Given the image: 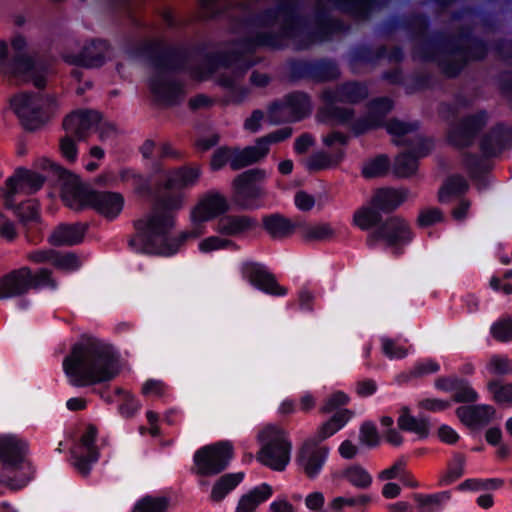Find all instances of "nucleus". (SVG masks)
I'll use <instances>...</instances> for the list:
<instances>
[{
  "label": "nucleus",
  "mask_w": 512,
  "mask_h": 512,
  "mask_svg": "<svg viewBox=\"0 0 512 512\" xmlns=\"http://www.w3.org/2000/svg\"><path fill=\"white\" fill-rule=\"evenodd\" d=\"M155 199L152 212L134 221L136 233L128 244L136 253L173 256L189 239H196L204 233L206 222L230 209L224 195L208 192L191 209L190 222L193 228L171 236L170 232L176 225V214L183 206V197L180 194H167Z\"/></svg>",
  "instance_id": "obj_1"
},
{
  "label": "nucleus",
  "mask_w": 512,
  "mask_h": 512,
  "mask_svg": "<svg viewBox=\"0 0 512 512\" xmlns=\"http://www.w3.org/2000/svg\"><path fill=\"white\" fill-rule=\"evenodd\" d=\"M118 353L112 345L83 335L62 362L68 383L77 388L112 381L119 374Z\"/></svg>",
  "instance_id": "obj_2"
},
{
  "label": "nucleus",
  "mask_w": 512,
  "mask_h": 512,
  "mask_svg": "<svg viewBox=\"0 0 512 512\" xmlns=\"http://www.w3.org/2000/svg\"><path fill=\"white\" fill-rule=\"evenodd\" d=\"M136 54L146 58L157 71L149 79L150 91L156 99L169 107L179 105L184 94L183 85L179 80L166 79L164 74L185 71L190 59L189 49L157 40L144 43L136 49Z\"/></svg>",
  "instance_id": "obj_3"
},
{
  "label": "nucleus",
  "mask_w": 512,
  "mask_h": 512,
  "mask_svg": "<svg viewBox=\"0 0 512 512\" xmlns=\"http://www.w3.org/2000/svg\"><path fill=\"white\" fill-rule=\"evenodd\" d=\"M417 41V50L424 61L436 60L438 53H466L474 59L485 60L490 52L489 42L475 35L470 26L461 27L456 35L437 32Z\"/></svg>",
  "instance_id": "obj_4"
},
{
  "label": "nucleus",
  "mask_w": 512,
  "mask_h": 512,
  "mask_svg": "<svg viewBox=\"0 0 512 512\" xmlns=\"http://www.w3.org/2000/svg\"><path fill=\"white\" fill-rule=\"evenodd\" d=\"M299 0H278L274 7H268L262 11L253 14L243 20L246 27L271 28L280 16H283L284 22L278 31L273 33H282L280 43L285 40L295 39L303 32L307 26V19L299 12Z\"/></svg>",
  "instance_id": "obj_5"
},
{
  "label": "nucleus",
  "mask_w": 512,
  "mask_h": 512,
  "mask_svg": "<svg viewBox=\"0 0 512 512\" xmlns=\"http://www.w3.org/2000/svg\"><path fill=\"white\" fill-rule=\"evenodd\" d=\"M511 147L512 128L503 122H498L482 136L479 142L482 157L475 153H466L463 158V165L472 180L484 183L485 175L491 169L484 159L498 157Z\"/></svg>",
  "instance_id": "obj_6"
},
{
  "label": "nucleus",
  "mask_w": 512,
  "mask_h": 512,
  "mask_svg": "<svg viewBox=\"0 0 512 512\" xmlns=\"http://www.w3.org/2000/svg\"><path fill=\"white\" fill-rule=\"evenodd\" d=\"M27 443L15 435H0V484L11 490L24 488L29 479L17 477L16 471L22 468L26 459Z\"/></svg>",
  "instance_id": "obj_7"
},
{
  "label": "nucleus",
  "mask_w": 512,
  "mask_h": 512,
  "mask_svg": "<svg viewBox=\"0 0 512 512\" xmlns=\"http://www.w3.org/2000/svg\"><path fill=\"white\" fill-rule=\"evenodd\" d=\"M258 441L261 448L257 453V460L274 471L285 470L292 450L288 433L282 428L268 425L259 432Z\"/></svg>",
  "instance_id": "obj_8"
},
{
  "label": "nucleus",
  "mask_w": 512,
  "mask_h": 512,
  "mask_svg": "<svg viewBox=\"0 0 512 512\" xmlns=\"http://www.w3.org/2000/svg\"><path fill=\"white\" fill-rule=\"evenodd\" d=\"M266 178L267 171L259 167L246 169L237 174L231 182L233 203L243 210L263 207Z\"/></svg>",
  "instance_id": "obj_9"
},
{
  "label": "nucleus",
  "mask_w": 512,
  "mask_h": 512,
  "mask_svg": "<svg viewBox=\"0 0 512 512\" xmlns=\"http://www.w3.org/2000/svg\"><path fill=\"white\" fill-rule=\"evenodd\" d=\"M43 167L44 169H48L59 180L63 181L61 198L67 207L75 211H83L87 208H91L95 192L94 189L55 162L45 160Z\"/></svg>",
  "instance_id": "obj_10"
},
{
  "label": "nucleus",
  "mask_w": 512,
  "mask_h": 512,
  "mask_svg": "<svg viewBox=\"0 0 512 512\" xmlns=\"http://www.w3.org/2000/svg\"><path fill=\"white\" fill-rule=\"evenodd\" d=\"M234 457V447L229 441L204 445L193 455L192 472L201 477L215 476L226 470Z\"/></svg>",
  "instance_id": "obj_11"
},
{
  "label": "nucleus",
  "mask_w": 512,
  "mask_h": 512,
  "mask_svg": "<svg viewBox=\"0 0 512 512\" xmlns=\"http://www.w3.org/2000/svg\"><path fill=\"white\" fill-rule=\"evenodd\" d=\"M414 238L407 221L399 216L384 220L368 237V242L383 241L393 248V254L399 257L404 253L403 246L409 245Z\"/></svg>",
  "instance_id": "obj_12"
},
{
  "label": "nucleus",
  "mask_w": 512,
  "mask_h": 512,
  "mask_svg": "<svg viewBox=\"0 0 512 512\" xmlns=\"http://www.w3.org/2000/svg\"><path fill=\"white\" fill-rule=\"evenodd\" d=\"M350 138L347 134L334 130L323 136L322 143L326 147H333L335 144L340 147L334 148L331 153L320 150L310 155L306 162V168L309 172H318L338 167L346 157V146Z\"/></svg>",
  "instance_id": "obj_13"
},
{
  "label": "nucleus",
  "mask_w": 512,
  "mask_h": 512,
  "mask_svg": "<svg viewBox=\"0 0 512 512\" xmlns=\"http://www.w3.org/2000/svg\"><path fill=\"white\" fill-rule=\"evenodd\" d=\"M489 114L485 109H480L473 114L464 116L457 126L447 133V142L457 149H466L472 146L477 136L486 127Z\"/></svg>",
  "instance_id": "obj_14"
},
{
  "label": "nucleus",
  "mask_w": 512,
  "mask_h": 512,
  "mask_svg": "<svg viewBox=\"0 0 512 512\" xmlns=\"http://www.w3.org/2000/svg\"><path fill=\"white\" fill-rule=\"evenodd\" d=\"M240 271L243 279L264 294L284 297L288 293L287 288L277 282L275 275L263 263L251 260L245 261L241 264Z\"/></svg>",
  "instance_id": "obj_15"
},
{
  "label": "nucleus",
  "mask_w": 512,
  "mask_h": 512,
  "mask_svg": "<svg viewBox=\"0 0 512 512\" xmlns=\"http://www.w3.org/2000/svg\"><path fill=\"white\" fill-rule=\"evenodd\" d=\"M11 105L23 128L27 131L39 129L49 119L47 109L39 103L37 96L32 93H22L14 96Z\"/></svg>",
  "instance_id": "obj_16"
},
{
  "label": "nucleus",
  "mask_w": 512,
  "mask_h": 512,
  "mask_svg": "<svg viewBox=\"0 0 512 512\" xmlns=\"http://www.w3.org/2000/svg\"><path fill=\"white\" fill-rule=\"evenodd\" d=\"M329 451L327 446L318 445L315 440L307 439L297 451L296 463L308 479L314 480L321 474L328 460Z\"/></svg>",
  "instance_id": "obj_17"
},
{
  "label": "nucleus",
  "mask_w": 512,
  "mask_h": 512,
  "mask_svg": "<svg viewBox=\"0 0 512 512\" xmlns=\"http://www.w3.org/2000/svg\"><path fill=\"white\" fill-rule=\"evenodd\" d=\"M369 96V88L365 82L359 80H346L334 88H327L321 93V100L330 104L357 105Z\"/></svg>",
  "instance_id": "obj_18"
},
{
  "label": "nucleus",
  "mask_w": 512,
  "mask_h": 512,
  "mask_svg": "<svg viewBox=\"0 0 512 512\" xmlns=\"http://www.w3.org/2000/svg\"><path fill=\"white\" fill-rule=\"evenodd\" d=\"M288 109L291 112L294 122L302 121L311 114V97L304 91H293L284 96V99L273 101L268 108L270 121L273 124H279L280 119H276V114Z\"/></svg>",
  "instance_id": "obj_19"
},
{
  "label": "nucleus",
  "mask_w": 512,
  "mask_h": 512,
  "mask_svg": "<svg viewBox=\"0 0 512 512\" xmlns=\"http://www.w3.org/2000/svg\"><path fill=\"white\" fill-rule=\"evenodd\" d=\"M36 59L28 53H14L9 57V47L5 40L0 41V72L12 78H25L36 68Z\"/></svg>",
  "instance_id": "obj_20"
},
{
  "label": "nucleus",
  "mask_w": 512,
  "mask_h": 512,
  "mask_svg": "<svg viewBox=\"0 0 512 512\" xmlns=\"http://www.w3.org/2000/svg\"><path fill=\"white\" fill-rule=\"evenodd\" d=\"M46 178L35 171L29 170L24 167H18L12 176L6 180L7 191L5 193V202L10 205L14 196L19 190L25 191L29 194L36 193L40 190Z\"/></svg>",
  "instance_id": "obj_21"
},
{
  "label": "nucleus",
  "mask_w": 512,
  "mask_h": 512,
  "mask_svg": "<svg viewBox=\"0 0 512 512\" xmlns=\"http://www.w3.org/2000/svg\"><path fill=\"white\" fill-rule=\"evenodd\" d=\"M102 120V114L93 109H79L72 111L63 119V129L72 133L77 140L87 138L91 129L98 126Z\"/></svg>",
  "instance_id": "obj_22"
},
{
  "label": "nucleus",
  "mask_w": 512,
  "mask_h": 512,
  "mask_svg": "<svg viewBox=\"0 0 512 512\" xmlns=\"http://www.w3.org/2000/svg\"><path fill=\"white\" fill-rule=\"evenodd\" d=\"M455 414L459 421L470 430L477 431L488 426L494 419L496 409L490 404L461 405Z\"/></svg>",
  "instance_id": "obj_23"
},
{
  "label": "nucleus",
  "mask_w": 512,
  "mask_h": 512,
  "mask_svg": "<svg viewBox=\"0 0 512 512\" xmlns=\"http://www.w3.org/2000/svg\"><path fill=\"white\" fill-rule=\"evenodd\" d=\"M214 230L222 236L239 237L243 236L259 225L258 220L246 214H227V212L218 215Z\"/></svg>",
  "instance_id": "obj_24"
},
{
  "label": "nucleus",
  "mask_w": 512,
  "mask_h": 512,
  "mask_svg": "<svg viewBox=\"0 0 512 512\" xmlns=\"http://www.w3.org/2000/svg\"><path fill=\"white\" fill-rule=\"evenodd\" d=\"M30 268L13 269L0 277V300L22 297L30 291Z\"/></svg>",
  "instance_id": "obj_25"
},
{
  "label": "nucleus",
  "mask_w": 512,
  "mask_h": 512,
  "mask_svg": "<svg viewBox=\"0 0 512 512\" xmlns=\"http://www.w3.org/2000/svg\"><path fill=\"white\" fill-rule=\"evenodd\" d=\"M315 22V29L306 33V39L309 43L329 40L334 34L347 30L344 21L333 18L326 8L316 10Z\"/></svg>",
  "instance_id": "obj_26"
},
{
  "label": "nucleus",
  "mask_w": 512,
  "mask_h": 512,
  "mask_svg": "<svg viewBox=\"0 0 512 512\" xmlns=\"http://www.w3.org/2000/svg\"><path fill=\"white\" fill-rule=\"evenodd\" d=\"M282 33H273L272 30L259 31L254 36L243 37L234 40L233 45L237 46L235 50L243 51V55L253 54L259 48H267L270 50H283L286 45L280 43L279 39Z\"/></svg>",
  "instance_id": "obj_27"
},
{
  "label": "nucleus",
  "mask_w": 512,
  "mask_h": 512,
  "mask_svg": "<svg viewBox=\"0 0 512 512\" xmlns=\"http://www.w3.org/2000/svg\"><path fill=\"white\" fill-rule=\"evenodd\" d=\"M153 172L144 175L136 172L132 168H123L119 172V179L122 182H131L133 192L139 198L151 200L157 198L163 184L155 186L153 183Z\"/></svg>",
  "instance_id": "obj_28"
},
{
  "label": "nucleus",
  "mask_w": 512,
  "mask_h": 512,
  "mask_svg": "<svg viewBox=\"0 0 512 512\" xmlns=\"http://www.w3.org/2000/svg\"><path fill=\"white\" fill-rule=\"evenodd\" d=\"M109 47L110 44L105 39H92L89 45L85 46L79 54L72 57L70 63L84 68L101 67L106 62V52Z\"/></svg>",
  "instance_id": "obj_29"
},
{
  "label": "nucleus",
  "mask_w": 512,
  "mask_h": 512,
  "mask_svg": "<svg viewBox=\"0 0 512 512\" xmlns=\"http://www.w3.org/2000/svg\"><path fill=\"white\" fill-rule=\"evenodd\" d=\"M125 199L119 192L95 190L91 208L112 221L122 212Z\"/></svg>",
  "instance_id": "obj_30"
},
{
  "label": "nucleus",
  "mask_w": 512,
  "mask_h": 512,
  "mask_svg": "<svg viewBox=\"0 0 512 512\" xmlns=\"http://www.w3.org/2000/svg\"><path fill=\"white\" fill-rule=\"evenodd\" d=\"M165 179L163 188L166 190L185 189L193 187L201 176L198 166L183 165L166 170L161 174Z\"/></svg>",
  "instance_id": "obj_31"
},
{
  "label": "nucleus",
  "mask_w": 512,
  "mask_h": 512,
  "mask_svg": "<svg viewBox=\"0 0 512 512\" xmlns=\"http://www.w3.org/2000/svg\"><path fill=\"white\" fill-rule=\"evenodd\" d=\"M89 229L87 222L60 224L53 231L49 242L53 246H74L80 244Z\"/></svg>",
  "instance_id": "obj_32"
},
{
  "label": "nucleus",
  "mask_w": 512,
  "mask_h": 512,
  "mask_svg": "<svg viewBox=\"0 0 512 512\" xmlns=\"http://www.w3.org/2000/svg\"><path fill=\"white\" fill-rule=\"evenodd\" d=\"M407 199V192L392 187H381L375 190L371 204L382 214L394 212Z\"/></svg>",
  "instance_id": "obj_33"
},
{
  "label": "nucleus",
  "mask_w": 512,
  "mask_h": 512,
  "mask_svg": "<svg viewBox=\"0 0 512 512\" xmlns=\"http://www.w3.org/2000/svg\"><path fill=\"white\" fill-rule=\"evenodd\" d=\"M267 155V150L261 148L256 141L255 145L246 146L244 148L232 147L231 170L240 171L254 164L259 163Z\"/></svg>",
  "instance_id": "obj_34"
},
{
  "label": "nucleus",
  "mask_w": 512,
  "mask_h": 512,
  "mask_svg": "<svg viewBox=\"0 0 512 512\" xmlns=\"http://www.w3.org/2000/svg\"><path fill=\"white\" fill-rule=\"evenodd\" d=\"M318 111L317 117L321 123L331 125L349 126L355 118V110L337 104L324 103Z\"/></svg>",
  "instance_id": "obj_35"
},
{
  "label": "nucleus",
  "mask_w": 512,
  "mask_h": 512,
  "mask_svg": "<svg viewBox=\"0 0 512 512\" xmlns=\"http://www.w3.org/2000/svg\"><path fill=\"white\" fill-rule=\"evenodd\" d=\"M397 424L400 430L406 432H413L418 435L419 439H426L430 434V420L428 417L423 416L416 418L410 414V408L403 406L401 414L397 419Z\"/></svg>",
  "instance_id": "obj_36"
},
{
  "label": "nucleus",
  "mask_w": 512,
  "mask_h": 512,
  "mask_svg": "<svg viewBox=\"0 0 512 512\" xmlns=\"http://www.w3.org/2000/svg\"><path fill=\"white\" fill-rule=\"evenodd\" d=\"M402 30H404L411 40L416 41L424 38L431 25L430 18L422 12H412L402 15Z\"/></svg>",
  "instance_id": "obj_37"
},
{
  "label": "nucleus",
  "mask_w": 512,
  "mask_h": 512,
  "mask_svg": "<svg viewBox=\"0 0 512 512\" xmlns=\"http://www.w3.org/2000/svg\"><path fill=\"white\" fill-rule=\"evenodd\" d=\"M262 225L273 239L288 237L295 230V225L292 221L279 213L265 215L262 218Z\"/></svg>",
  "instance_id": "obj_38"
},
{
  "label": "nucleus",
  "mask_w": 512,
  "mask_h": 512,
  "mask_svg": "<svg viewBox=\"0 0 512 512\" xmlns=\"http://www.w3.org/2000/svg\"><path fill=\"white\" fill-rule=\"evenodd\" d=\"M341 75L337 62L330 58L312 59V82L328 83Z\"/></svg>",
  "instance_id": "obj_39"
},
{
  "label": "nucleus",
  "mask_w": 512,
  "mask_h": 512,
  "mask_svg": "<svg viewBox=\"0 0 512 512\" xmlns=\"http://www.w3.org/2000/svg\"><path fill=\"white\" fill-rule=\"evenodd\" d=\"M417 512H440L451 499L450 491H441L432 494L414 493Z\"/></svg>",
  "instance_id": "obj_40"
},
{
  "label": "nucleus",
  "mask_w": 512,
  "mask_h": 512,
  "mask_svg": "<svg viewBox=\"0 0 512 512\" xmlns=\"http://www.w3.org/2000/svg\"><path fill=\"white\" fill-rule=\"evenodd\" d=\"M485 389L492 402L500 407H512V382L500 378H491L485 384Z\"/></svg>",
  "instance_id": "obj_41"
},
{
  "label": "nucleus",
  "mask_w": 512,
  "mask_h": 512,
  "mask_svg": "<svg viewBox=\"0 0 512 512\" xmlns=\"http://www.w3.org/2000/svg\"><path fill=\"white\" fill-rule=\"evenodd\" d=\"M386 54V46L381 45L377 49H373L368 44H358L349 51V60L351 64H376L384 59Z\"/></svg>",
  "instance_id": "obj_42"
},
{
  "label": "nucleus",
  "mask_w": 512,
  "mask_h": 512,
  "mask_svg": "<svg viewBox=\"0 0 512 512\" xmlns=\"http://www.w3.org/2000/svg\"><path fill=\"white\" fill-rule=\"evenodd\" d=\"M244 477V472L227 473L222 475L212 487L210 495L212 501L221 502L244 480Z\"/></svg>",
  "instance_id": "obj_43"
},
{
  "label": "nucleus",
  "mask_w": 512,
  "mask_h": 512,
  "mask_svg": "<svg viewBox=\"0 0 512 512\" xmlns=\"http://www.w3.org/2000/svg\"><path fill=\"white\" fill-rule=\"evenodd\" d=\"M469 189L467 180L460 174H453L446 178L438 191V201L446 203L452 196H461Z\"/></svg>",
  "instance_id": "obj_44"
},
{
  "label": "nucleus",
  "mask_w": 512,
  "mask_h": 512,
  "mask_svg": "<svg viewBox=\"0 0 512 512\" xmlns=\"http://www.w3.org/2000/svg\"><path fill=\"white\" fill-rule=\"evenodd\" d=\"M383 221L382 214L371 204V201L369 205L356 210L353 215V224L362 231L370 230L373 227L377 228Z\"/></svg>",
  "instance_id": "obj_45"
},
{
  "label": "nucleus",
  "mask_w": 512,
  "mask_h": 512,
  "mask_svg": "<svg viewBox=\"0 0 512 512\" xmlns=\"http://www.w3.org/2000/svg\"><path fill=\"white\" fill-rule=\"evenodd\" d=\"M340 477L358 489H368L372 484L371 474L359 464H352L343 469Z\"/></svg>",
  "instance_id": "obj_46"
},
{
  "label": "nucleus",
  "mask_w": 512,
  "mask_h": 512,
  "mask_svg": "<svg viewBox=\"0 0 512 512\" xmlns=\"http://www.w3.org/2000/svg\"><path fill=\"white\" fill-rule=\"evenodd\" d=\"M418 166L419 162L416 156L406 150L396 156L393 165V173L399 178H408L417 172Z\"/></svg>",
  "instance_id": "obj_47"
},
{
  "label": "nucleus",
  "mask_w": 512,
  "mask_h": 512,
  "mask_svg": "<svg viewBox=\"0 0 512 512\" xmlns=\"http://www.w3.org/2000/svg\"><path fill=\"white\" fill-rule=\"evenodd\" d=\"M287 68L289 79L292 82L312 81V59L292 58L287 62Z\"/></svg>",
  "instance_id": "obj_48"
},
{
  "label": "nucleus",
  "mask_w": 512,
  "mask_h": 512,
  "mask_svg": "<svg viewBox=\"0 0 512 512\" xmlns=\"http://www.w3.org/2000/svg\"><path fill=\"white\" fill-rule=\"evenodd\" d=\"M218 54L220 66L224 69H229L235 65L245 72L254 65V62L243 57V51L240 50L218 51Z\"/></svg>",
  "instance_id": "obj_49"
},
{
  "label": "nucleus",
  "mask_w": 512,
  "mask_h": 512,
  "mask_svg": "<svg viewBox=\"0 0 512 512\" xmlns=\"http://www.w3.org/2000/svg\"><path fill=\"white\" fill-rule=\"evenodd\" d=\"M394 102L387 96L377 97L370 101L368 114L383 128L386 116L393 110Z\"/></svg>",
  "instance_id": "obj_50"
},
{
  "label": "nucleus",
  "mask_w": 512,
  "mask_h": 512,
  "mask_svg": "<svg viewBox=\"0 0 512 512\" xmlns=\"http://www.w3.org/2000/svg\"><path fill=\"white\" fill-rule=\"evenodd\" d=\"M390 169V160L387 155L380 154L369 160L362 168V175L366 179L385 176Z\"/></svg>",
  "instance_id": "obj_51"
},
{
  "label": "nucleus",
  "mask_w": 512,
  "mask_h": 512,
  "mask_svg": "<svg viewBox=\"0 0 512 512\" xmlns=\"http://www.w3.org/2000/svg\"><path fill=\"white\" fill-rule=\"evenodd\" d=\"M456 387L457 388L452 394L451 401L455 403L470 405L472 403H476L479 400V393L472 387L466 378L460 377Z\"/></svg>",
  "instance_id": "obj_52"
},
{
  "label": "nucleus",
  "mask_w": 512,
  "mask_h": 512,
  "mask_svg": "<svg viewBox=\"0 0 512 512\" xmlns=\"http://www.w3.org/2000/svg\"><path fill=\"white\" fill-rule=\"evenodd\" d=\"M168 507L169 499L167 497L146 495L136 502L132 512H166Z\"/></svg>",
  "instance_id": "obj_53"
},
{
  "label": "nucleus",
  "mask_w": 512,
  "mask_h": 512,
  "mask_svg": "<svg viewBox=\"0 0 512 512\" xmlns=\"http://www.w3.org/2000/svg\"><path fill=\"white\" fill-rule=\"evenodd\" d=\"M16 213L23 225L37 224L40 221V204L34 199L20 203Z\"/></svg>",
  "instance_id": "obj_54"
},
{
  "label": "nucleus",
  "mask_w": 512,
  "mask_h": 512,
  "mask_svg": "<svg viewBox=\"0 0 512 512\" xmlns=\"http://www.w3.org/2000/svg\"><path fill=\"white\" fill-rule=\"evenodd\" d=\"M72 458L74 459L73 466L84 477L88 476L92 467L98 462L100 457L99 450L87 451L86 454H79L76 451H71Z\"/></svg>",
  "instance_id": "obj_55"
},
{
  "label": "nucleus",
  "mask_w": 512,
  "mask_h": 512,
  "mask_svg": "<svg viewBox=\"0 0 512 512\" xmlns=\"http://www.w3.org/2000/svg\"><path fill=\"white\" fill-rule=\"evenodd\" d=\"M465 457L460 453H456L453 460L448 465L447 472L441 476L438 486H447L454 483L464 474Z\"/></svg>",
  "instance_id": "obj_56"
},
{
  "label": "nucleus",
  "mask_w": 512,
  "mask_h": 512,
  "mask_svg": "<svg viewBox=\"0 0 512 512\" xmlns=\"http://www.w3.org/2000/svg\"><path fill=\"white\" fill-rule=\"evenodd\" d=\"M452 54L460 56V59L453 60V61H443L440 63L442 72L444 73V75L447 78H450V79L457 78L463 71L464 67L470 61H475V62L483 61V60L474 59L469 54H466V53H452Z\"/></svg>",
  "instance_id": "obj_57"
},
{
  "label": "nucleus",
  "mask_w": 512,
  "mask_h": 512,
  "mask_svg": "<svg viewBox=\"0 0 512 512\" xmlns=\"http://www.w3.org/2000/svg\"><path fill=\"white\" fill-rule=\"evenodd\" d=\"M404 144L409 146L408 152H412L419 162L420 158L427 157L435 148V140L432 137L418 135L416 141L410 139L404 140Z\"/></svg>",
  "instance_id": "obj_58"
},
{
  "label": "nucleus",
  "mask_w": 512,
  "mask_h": 512,
  "mask_svg": "<svg viewBox=\"0 0 512 512\" xmlns=\"http://www.w3.org/2000/svg\"><path fill=\"white\" fill-rule=\"evenodd\" d=\"M486 369L494 376L493 378L512 375V360L507 356L495 354L487 362Z\"/></svg>",
  "instance_id": "obj_59"
},
{
  "label": "nucleus",
  "mask_w": 512,
  "mask_h": 512,
  "mask_svg": "<svg viewBox=\"0 0 512 512\" xmlns=\"http://www.w3.org/2000/svg\"><path fill=\"white\" fill-rule=\"evenodd\" d=\"M116 394L122 397V402L119 405V412L125 418L134 417L141 408L139 400L130 392L123 388H116Z\"/></svg>",
  "instance_id": "obj_60"
},
{
  "label": "nucleus",
  "mask_w": 512,
  "mask_h": 512,
  "mask_svg": "<svg viewBox=\"0 0 512 512\" xmlns=\"http://www.w3.org/2000/svg\"><path fill=\"white\" fill-rule=\"evenodd\" d=\"M222 249L238 250L239 246L233 240L222 238L220 236H209L199 243V250L202 253H209Z\"/></svg>",
  "instance_id": "obj_61"
},
{
  "label": "nucleus",
  "mask_w": 512,
  "mask_h": 512,
  "mask_svg": "<svg viewBox=\"0 0 512 512\" xmlns=\"http://www.w3.org/2000/svg\"><path fill=\"white\" fill-rule=\"evenodd\" d=\"M29 276L30 290H38L41 288H50L54 290L57 287L56 281L52 278L51 270L47 268H40L35 274H33L32 270L30 269Z\"/></svg>",
  "instance_id": "obj_62"
},
{
  "label": "nucleus",
  "mask_w": 512,
  "mask_h": 512,
  "mask_svg": "<svg viewBox=\"0 0 512 512\" xmlns=\"http://www.w3.org/2000/svg\"><path fill=\"white\" fill-rule=\"evenodd\" d=\"M360 443L368 448H375L380 444V435L372 421H364L359 429Z\"/></svg>",
  "instance_id": "obj_63"
},
{
  "label": "nucleus",
  "mask_w": 512,
  "mask_h": 512,
  "mask_svg": "<svg viewBox=\"0 0 512 512\" xmlns=\"http://www.w3.org/2000/svg\"><path fill=\"white\" fill-rule=\"evenodd\" d=\"M490 333L494 339L501 342L512 341V316L494 322L490 328Z\"/></svg>",
  "instance_id": "obj_64"
}]
</instances>
